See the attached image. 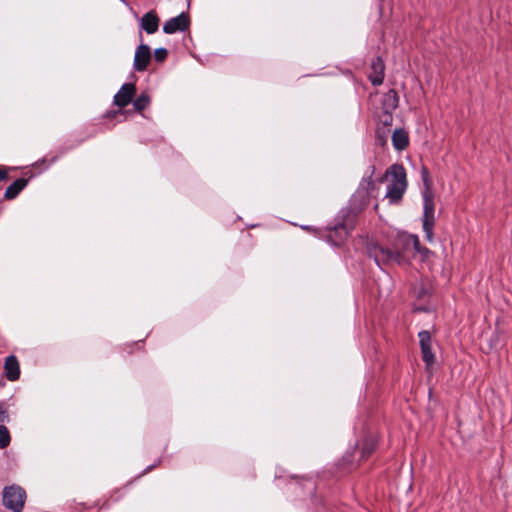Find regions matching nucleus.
Instances as JSON below:
<instances>
[{
    "label": "nucleus",
    "instance_id": "nucleus-25",
    "mask_svg": "<svg viewBox=\"0 0 512 512\" xmlns=\"http://www.w3.org/2000/svg\"><path fill=\"white\" fill-rule=\"evenodd\" d=\"M370 452H371V448H369V449H367V450H364V451H363V454H364L365 456H367V455H369V454H370Z\"/></svg>",
    "mask_w": 512,
    "mask_h": 512
},
{
    "label": "nucleus",
    "instance_id": "nucleus-9",
    "mask_svg": "<svg viewBox=\"0 0 512 512\" xmlns=\"http://www.w3.org/2000/svg\"><path fill=\"white\" fill-rule=\"evenodd\" d=\"M188 16L184 13L169 19L163 26V31L166 34H173L178 31H184L188 28Z\"/></svg>",
    "mask_w": 512,
    "mask_h": 512
},
{
    "label": "nucleus",
    "instance_id": "nucleus-11",
    "mask_svg": "<svg viewBox=\"0 0 512 512\" xmlns=\"http://www.w3.org/2000/svg\"><path fill=\"white\" fill-rule=\"evenodd\" d=\"M372 72L369 76L373 85L378 86L382 84L384 79V63L381 58H376L371 65Z\"/></svg>",
    "mask_w": 512,
    "mask_h": 512
},
{
    "label": "nucleus",
    "instance_id": "nucleus-23",
    "mask_svg": "<svg viewBox=\"0 0 512 512\" xmlns=\"http://www.w3.org/2000/svg\"><path fill=\"white\" fill-rule=\"evenodd\" d=\"M383 123H384L385 125H391V123H392V115H391V112H389V113H385Z\"/></svg>",
    "mask_w": 512,
    "mask_h": 512
},
{
    "label": "nucleus",
    "instance_id": "nucleus-1",
    "mask_svg": "<svg viewBox=\"0 0 512 512\" xmlns=\"http://www.w3.org/2000/svg\"><path fill=\"white\" fill-rule=\"evenodd\" d=\"M412 251L420 252L419 239L416 235L399 234L394 241L393 249L383 247L379 244L369 246V254L380 266L385 263L403 264L406 261V254Z\"/></svg>",
    "mask_w": 512,
    "mask_h": 512
},
{
    "label": "nucleus",
    "instance_id": "nucleus-7",
    "mask_svg": "<svg viewBox=\"0 0 512 512\" xmlns=\"http://www.w3.org/2000/svg\"><path fill=\"white\" fill-rule=\"evenodd\" d=\"M423 361L427 366L434 363L435 356L432 352V339L428 331H421L418 334Z\"/></svg>",
    "mask_w": 512,
    "mask_h": 512
},
{
    "label": "nucleus",
    "instance_id": "nucleus-19",
    "mask_svg": "<svg viewBox=\"0 0 512 512\" xmlns=\"http://www.w3.org/2000/svg\"><path fill=\"white\" fill-rule=\"evenodd\" d=\"M156 61L162 62L167 57V50L165 48H158L154 51Z\"/></svg>",
    "mask_w": 512,
    "mask_h": 512
},
{
    "label": "nucleus",
    "instance_id": "nucleus-16",
    "mask_svg": "<svg viewBox=\"0 0 512 512\" xmlns=\"http://www.w3.org/2000/svg\"><path fill=\"white\" fill-rule=\"evenodd\" d=\"M11 442V436L6 426L0 425V449H4L9 446Z\"/></svg>",
    "mask_w": 512,
    "mask_h": 512
},
{
    "label": "nucleus",
    "instance_id": "nucleus-4",
    "mask_svg": "<svg viewBox=\"0 0 512 512\" xmlns=\"http://www.w3.org/2000/svg\"><path fill=\"white\" fill-rule=\"evenodd\" d=\"M373 172L374 168L372 167L370 174L363 176L359 187L353 196V201L359 200V205L356 207L357 209H362L368 203V199L375 189V183L372 180Z\"/></svg>",
    "mask_w": 512,
    "mask_h": 512
},
{
    "label": "nucleus",
    "instance_id": "nucleus-18",
    "mask_svg": "<svg viewBox=\"0 0 512 512\" xmlns=\"http://www.w3.org/2000/svg\"><path fill=\"white\" fill-rule=\"evenodd\" d=\"M412 293L418 299H424L429 292L427 287L423 283H419L413 287Z\"/></svg>",
    "mask_w": 512,
    "mask_h": 512
},
{
    "label": "nucleus",
    "instance_id": "nucleus-26",
    "mask_svg": "<svg viewBox=\"0 0 512 512\" xmlns=\"http://www.w3.org/2000/svg\"><path fill=\"white\" fill-rule=\"evenodd\" d=\"M416 310H418V311H422V310L426 311V308L419 306V307L416 308Z\"/></svg>",
    "mask_w": 512,
    "mask_h": 512
},
{
    "label": "nucleus",
    "instance_id": "nucleus-2",
    "mask_svg": "<svg viewBox=\"0 0 512 512\" xmlns=\"http://www.w3.org/2000/svg\"><path fill=\"white\" fill-rule=\"evenodd\" d=\"M385 177L389 181L385 197L390 203L399 202L407 188L405 169L401 165H392L387 170Z\"/></svg>",
    "mask_w": 512,
    "mask_h": 512
},
{
    "label": "nucleus",
    "instance_id": "nucleus-14",
    "mask_svg": "<svg viewBox=\"0 0 512 512\" xmlns=\"http://www.w3.org/2000/svg\"><path fill=\"white\" fill-rule=\"evenodd\" d=\"M399 97L395 90H389L384 94L382 99V108L384 113H389L395 110L398 106Z\"/></svg>",
    "mask_w": 512,
    "mask_h": 512
},
{
    "label": "nucleus",
    "instance_id": "nucleus-5",
    "mask_svg": "<svg viewBox=\"0 0 512 512\" xmlns=\"http://www.w3.org/2000/svg\"><path fill=\"white\" fill-rule=\"evenodd\" d=\"M421 174H422V179H423V182L425 185V191L423 192V200H424L423 218H434V199H433V193L430 189L428 170L425 167H423Z\"/></svg>",
    "mask_w": 512,
    "mask_h": 512
},
{
    "label": "nucleus",
    "instance_id": "nucleus-12",
    "mask_svg": "<svg viewBox=\"0 0 512 512\" xmlns=\"http://www.w3.org/2000/svg\"><path fill=\"white\" fill-rule=\"evenodd\" d=\"M28 180L25 178H19L9 185L4 194L5 200L15 199L19 193L27 186Z\"/></svg>",
    "mask_w": 512,
    "mask_h": 512
},
{
    "label": "nucleus",
    "instance_id": "nucleus-8",
    "mask_svg": "<svg viewBox=\"0 0 512 512\" xmlns=\"http://www.w3.org/2000/svg\"><path fill=\"white\" fill-rule=\"evenodd\" d=\"M135 92L136 88L134 84L126 83L122 85L120 90L114 96V104L120 108L127 106L131 102Z\"/></svg>",
    "mask_w": 512,
    "mask_h": 512
},
{
    "label": "nucleus",
    "instance_id": "nucleus-20",
    "mask_svg": "<svg viewBox=\"0 0 512 512\" xmlns=\"http://www.w3.org/2000/svg\"><path fill=\"white\" fill-rule=\"evenodd\" d=\"M433 226H434V218H423L424 232L428 231V230H433Z\"/></svg>",
    "mask_w": 512,
    "mask_h": 512
},
{
    "label": "nucleus",
    "instance_id": "nucleus-10",
    "mask_svg": "<svg viewBox=\"0 0 512 512\" xmlns=\"http://www.w3.org/2000/svg\"><path fill=\"white\" fill-rule=\"evenodd\" d=\"M5 376L9 381H16L20 377L19 361L14 355H9L4 363Z\"/></svg>",
    "mask_w": 512,
    "mask_h": 512
},
{
    "label": "nucleus",
    "instance_id": "nucleus-13",
    "mask_svg": "<svg viewBox=\"0 0 512 512\" xmlns=\"http://www.w3.org/2000/svg\"><path fill=\"white\" fill-rule=\"evenodd\" d=\"M159 19L153 12L146 13L141 19V27L148 34H153L158 30Z\"/></svg>",
    "mask_w": 512,
    "mask_h": 512
},
{
    "label": "nucleus",
    "instance_id": "nucleus-6",
    "mask_svg": "<svg viewBox=\"0 0 512 512\" xmlns=\"http://www.w3.org/2000/svg\"><path fill=\"white\" fill-rule=\"evenodd\" d=\"M151 60V49L146 44H140L135 51L133 68L141 72L147 69Z\"/></svg>",
    "mask_w": 512,
    "mask_h": 512
},
{
    "label": "nucleus",
    "instance_id": "nucleus-15",
    "mask_svg": "<svg viewBox=\"0 0 512 512\" xmlns=\"http://www.w3.org/2000/svg\"><path fill=\"white\" fill-rule=\"evenodd\" d=\"M409 143L408 134L404 129H396L392 134V144L398 151L404 150Z\"/></svg>",
    "mask_w": 512,
    "mask_h": 512
},
{
    "label": "nucleus",
    "instance_id": "nucleus-17",
    "mask_svg": "<svg viewBox=\"0 0 512 512\" xmlns=\"http://www.w3.org/2000/svg\"><path fill=\"white\" fill-rule=\"evenodd\" d=\"M149 103H150L149 96L146 94H141L139 97H137L134 100L133 105L137 111H142L149 105Z\"/></svg>",
    "mask_w": 512,
    "mask_h": 512
},
{
    "label": "nucleus",
    "instance_id": "nucleus-3",
    "mask_svg": "<svg viewBox=\"0 0 512 512\" xmlns=\"http://www.w3.org/2000/svg\"><path fill=\"white\" fill-rule=\"evenodd\" d=\"M26 499V492L17 485L6 487L3 491V504L14 512L22 511Z\"/></svg>",
    "mask_w": 512,
    "mask_h": 512
},
{
    "label": "nucleus",
    "instance_id": "nucleus-21",
    "mask_svg": "<svg viewBox=\"0 0 512 512\" xmlns=\"http://www.w3.org/2000/svg\"><path fill=\"white\" fill-rule=\"evenodd\" d=\"M8 421H9L8 410L2 404H0V422L3 423V422H8Z\"/></svg>",
    "mask_w": 512,
    "mask_h": 512
},
{
    "label": "nucleus",
    "instance_id": "nucleus-24",
    "mask_svg": "<svg viewBox=\"0 0 512 512\" xmlns=\"http://www.w3.org/2000/svg\"><path fill=\"white\" fill-rule=\"evenodd\" d=\"M425 235H426V238H427L428 241H432L433 240V230L425 231Z\"/></svg>",
    "mask_w": 512,
    "mask_h": 512
},
{
    "label": "nucleus",
    "instance_id": "nucleus-22",
    "mask_svg": "<svg viewBox=\"0 0 512 512\" xmlns=\"http://www.w3.org/2000/svg\"><path fill=\"white\" fill-rule=\"evenodd\" d=\"M8 178V170L0 166V181Z\"/></svg>",
    "mask_w": 512,
    "mask_h": 512
}]
</instances>
